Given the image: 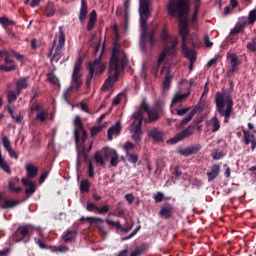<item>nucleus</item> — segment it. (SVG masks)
I'll return each mask as SVG.
<instances>
[{"label":"nucleus","instance_id":"f257e3e1","mask_svg":"<svg viewBox=\"0 0 256 256\" xmlns=\"http://www.w3.org/2000/svg\"><path fill=\"white\" fill-rule=\"evenodd\" d=\"M166 9L170 17H178L182 45L187 44V38L189 37V2L187 0H169Z\"/></svg>","mask_w":256,"mask_h":256},{"label":"nucleus","instance_id":"f03ea898","mask_svg":"<svg viewBox=\"0 0 256 256\" xmlns=\"http://www.w3.org/2000/svg\"><path fill=\"white\" fill-rule=\"evenodd\" d=\"M127 54L121 49V46L117 45V43H114L113 49H112V55L110 58V64H109V73H113L114 75H109V77L105 80L102 89L104 91H107V89H111L117 83L119 79V75L121 73V69H125V65H127Z\"/></svg>","mask_w":256,"mask_h":256},{"label":"nucleus","instance_id":"7ed1b4c3","mask_svg":"<svg viewBox=\"0 0 256 256\" xmlns=\"http://www.w3.org/2000/svg\"><path fill=\"white\" fill-rule=\"evenodd\" d=\"M233 89V82H230V88L228 90L216 93V109L219 115L224 117V123H229V119H231V114L233 113V106L235 105L233 102Z\"/></svg>","mask_w":256,"mask_h":256},{"label":"nucleus","instance_id":"20e7f679","mask_svg":"<svg viewBox=\"0 0 256 256\" xmlns=\"http://www.w3.org/2000/svg\"><path fill=\"white\" fill-rule=\"evenodd\" d=\"M151 0H140L139 14H140V24L142 29V35L140 40V49L144 53H147V21L151 17Z\"/></svg>","mask_w":256,"mask_h":256},{"label":"nucleus","instance_id":"39448f33","mask_svg":"<svg viewBox=\"0 0 256 256\" xmlns=\"http://www.w3.org/2000/svg\"><path fill=\"white\" fill-rule=\"evenodd\" d=\"M134 121L130 125L132 141L139 145L141 143V135H143V111L138 110L133 114Z\"/></svg>","mask_w":256,"mask_h":256},{"label":"nucleus","instance_id":"423d86ee","mask_svg":"<svg viewBox=\"0 0 256 256\" xmlns=\"http://www.w3.org/2000/svg\"><path fill=\"white\" fill-rule=\"evenodd\" d=\"M101 57H103V50H101L100 55L93 62L88 63L89 74L86 78V86L91 87V81L95 75H101L105 71V65L101 64Z\"/></svg>","mask_w":256,"mask_h":256},{"label":"nucleus","instance_id":"0eeeda50","mask_svg":"<svg viewBox=\"0 0 256 256\" xmlns=\"http://www.w3.org/2000/svg\"><path fill=\"white\" fill-rule=\"evenodd\" d=\"M33 231H35V227L31 224L20 225L13 233L12 239L15 243H20V241L27 243L33 235Z\"/></svg>","mask_w":256,"mask_h":256},{"label":"nucleus","instance_id":"6e6552de","mask_svg":"<svg viewBox=\"0 0 256 256\" xmlns=\"http://www.w3.org/2000/svg\"><path fill=\"white\" fill-rule=\"evenodd\" d=\"M74 126H75L74 139L76 143H79V141H82V143H85L87 141V131L83 126V121H81L80 116L75 117ZM81 133H82V136H81Z\"/></svg>","mask_w":256,"mask_h":256},{"label":"nucleus","instance_id":"1a4fd4ad","mask_svg":"<svg viewBox=\"0 0 256 256\" xmlns=\"http://www.w3.org/2000/svg\"><path fill=\"white\" fill-rule=\"evenodd\" d=\"M203 109H205V102L200 99L199 103L188 113L187 117L181 120L177 129H183V127H185V125H187V123H189V121L195 117L196 113H201Z\"/></svg>","mask_w":256,"mask_h":256},{"label":"nucleus","instance_id":"9d476101","mask_svg":"<svg viewBox=\"0 0 256 256\" xmlns=\"http://www.w3.org/2000/svg\"><path fill=\"white\" fill-rule=\"evenodd\" d=\"M195 134V126L189 125L186 129L182 130L180 133L176 134V136L168 141V143H179V141H183L185 139H189V137Z\"/></svg>","mask_w":256,"mask_h":256},{"label":"nucleus","instance_id":"9b49d317","mask_svg":"<svg viewBox=\"0 0 256 256\" xmlns=\"http://www.w3.org/2000/svg\"><path fill=\"white\" fill-rule=\"evenodd\" d=\"M82 64H83V61L81 60V58H79L74 65V69L72 73V82L76 85V91H79V89H81V85H83L81 74H79V72L81 71Z\"/></svg>","mask_w":256,"mask_h":256},{"label":"nucleus","instance_id":"f8f14e48","mask_svg":"<svg viewBox=\"0 0 256 256\" xmlns=\"http://www.w3.org/2000/svg\"><path fill=\"white\" fill-rule=\"evenodd\" d=\"M174 214L175 207L169 203L164 204L159 211V215L162 217V219H172Z\"/></svg>","mask_w":256,"mask_h":256},{"label":"nucleus","instance_id":"ddd939ff","mask_svg":"<svg viewBox=\"0 0 256 256\" xmlns=\"http://www.w3.org/2000/svg\"><path fill=\"white\" fill-rule=\"evenodd\" d=\"M201 149H203V146H201V144H195L190 147L180 149L178 153L180 155H183V157H189L191 155H197V153L201 151Z\"/></svg>","mask_w":256,"mask_h":256},{"label":"nucleus","instance_id":"4468645a","mask_svg":"<svg viewBox=\"0 0 256 256\" xmlns=\"http://www.w3.org/2000/svg\"><path fill=\"white\" fill-rule=\"evenodd\" d=\"M19 200H7L5 192H0V207L1 209H13L17 207Z\"/></svg>","mask_w":256,"mask_h":256},{"label":"nucleus","instance_id":"2eb2a0df","mask_svg":"<svg viewBox=\"0 0 256 256\" xmlns=\"http://www.w3.org/2000/svg\"><path fill=\"white\" fill-rule=\"evenodd\" d=\"M227 59H230V69L228 70V73L233 74L237 71L239 65H241V60H239V57L234 53H228Z\"/></svg>","mask_w":256,"mask_h":256},{"label":"nucleus","instance_id":"dca6fc26","mask_svg":"<svg viewBox=\"0 0 256 256\" xmlns=\"http://www.w3.org/2000/svg\"><path fill=\"white\" fill-rule=\"evenodd\" d=\"M182 53L186 59L190 61V63H195L197 61V52L195 50L189 49L186 44H182Z\"/></svg>","mask_w":256,"mask_h":256},{"label":"nucleus","instance_id":"f3484780","mask_svg":"<svg viewBox=\"0 0 256 256\" xmlns=\"http://www.w3.org/2000/svg\"><path fill=\"white\" fill-rule=\"evenodd\" d=\"M148 137H150L151 139H153V141H156L157 143H163L165 139V133L159 130V128H153L148 132Z\"/></svg>","mask_w":256,"mask_h":256},{"label":"nucleus","instance_id":"a211bd4d","mask_svg":"<svg viewBox=\"0 0 256 256\" xmlns=\"http://www.w3.org/2000/svg\"><path fill=\"white\" fill-rule=\"evenodd\" d=\"M86 209L87 211H90V212L97 211V213H99L100 215H103L105 213H109L110 208H109V205H104L99 208L97 205H95V203L88 202Z\"/></svg>","mask_w":256,"mask_h":256},{"label":"nucleus","instance_id":"6ab92c4d","mask_svg":"<svg viewBox=\"0 0 256 256\" xmlns=\"http://www.w3.org/2000/svg\"><path fill=\"white\" fill-rule=\"evenodd\" d=\"M105 158H110V165L111 167H117L119 165V154L115 150H108L105 153Z\"/></svg>","mask_w":256,"mask_h":256},{"label":"nucleus","instance_id":"aec40b11","mask_svg":"<svg viewBox=\"0 0 256 256\" xmlns=\"http://www.w3.org/2000/svg\"><path fill=\"white\" fill-rule=\"evenodd\" d=\"M219 173H221V165L220 164L212 165L211 171L206 173L209 183H211V181H215V178L219 177Z\"/></svg>","mask_w":256,"mask_h":256},{"label":"nucleus","instance_id":"412c9836","mask_svg":"<svg viewBox=\"0 0 256 256\" xmlns=\"http://www.w3.org/2000/svg\"><path fill=\"white\" fill-rule=\"evenodd\" d=\"M89 13L87 1L81 0V8L79 12V21L81 25H85V19H87V15Z\"/></svg>","mask_w":256,"mask_h":256},{"label":"nucleus","instance_id":"4be33fe9","mask_svg":"<svg viewBox=\"0 0 256 256\" xmlns=\"http://www.w3.org/2000/svg\"><path fill=\"white\" fill-rule=\"evenodd\" d=\"M22 184L24 185V187H29L25 189V193L26 195H33L36 191V186H35V182L27 179V178H22Z\"/></svg>","mask_w":256,"mask_h":256},{"label":"nucleus","instance_id":"5701e85b","mask_svg":"<svg viewBox=\"0 0 256 256\" xmlns=\"http://www.w3.org/2000/svg\"><path fill=\"white\" fill-rule=\"evenodd\" d=\"M120 133L121 122H116V125H113L108 129V141H113V135H119Z\"/></svg>","mask_w":256,"mask_h":256},{"label":"nucleus","instance_id":"b1692460","mask_svg":"<svg viewBox=\"0 0 256 256\" xmlns=\"http://www.w3.org/2000/svg\"><path fill=\"white\" fill-rule=\"evenodd\" d=\"M28 80H29V77H24V78H20L16 82L17 95H21V91H23V89H27V87H29V83L27 82Z\"/></svg>","mask_w":256,"mask_h":256},{"label":"nucleus","instance_id":"393cba45","mask_svg":"<svg viewBox=\"0 0 256 256\" xmlns=\"http://www.w3.org/2000/svg\"><path fill=\"white\" fill-rule=\"evenodd\" d=\"M179 43V40L177 38H174L171 41L170 46H165L164 51L167 55H177V44Z\"/></svg>","mask_w":256,"mask_h":256},{"label":"nucleus","instance_id":"a878e982","mask_svg":"<svg viewBox=\"0 0 256 256\" xmlns=\"http://www.w3.org/2000/svg\"><path fill=\"white\" fill-rule=\"evenodd\" d=\"M75 237H77V230H67L62 235V239L65 243H71V241H75Z\"/></svg>","mask_w":256,"mask_h":256},{"label":"nucleus","instance_id":"bb28decb","mask_svg":"<svg viewBox=\"0 0 256 256\" xmlns=\"http://www.w3.org/2000/svg\"><path fill=\"white\" fill-rule=\"evenodd\" d=\"M26 171H27V179L31 181V179H35L37 177V174L39 173V168L34 166L33 164H29L26 166Z\"/></svg>","mask_w":256,"mask_h":256},{"label":"nucleus","instance_id":"cd10ccee","mask_svg":"<svg viewBox=\"0 0 256 256\" xmlns=\"http://www.w3.org/2000/svg\"><path fill=\"white\" fill-rule=\"evenodd\" d=\"M96 23H97V11L92 10L90 13L88 24H87V31H93V29H95Z\"/></svg>","mask_w":256,"mask_h":256},{"label":"nucleus","instance_id":"c85d7f7f","mask_svg":"<svg viewBox=\"0 0 256 256\" xmlns=\"http://www.w3.org/2000/svg\"><path fill=\"white\" fill-rule=\"evenodd\" d=\"M189 95H191V92L185 93V94H181L179 92H177L173 98H172V107L173 105H177V103H183V101H185V99H187V97H189Z\"/></svg>","mask_w":256,"mask_h":256},{"label":"nucleus","instance_id":"c756f323","mask_svg":"<svg viewBox=\"0 0 256 256\" xmlns=\"http://www.w3.org/2000/svg\"><path fill=\"white\" fill-rule=\"evenodd\" d=\"M155 121H159V112L152 109L148 112V118L144 119V123H155Z\"/></svg>","mask_w":256,"mask_h":256},{"label":"nucleus","instance_id":"7c9ffc66","mask_svg":"<svg viewBox=\"0 0 256 256\" xmlns=\"http://www.w3.org/2000/svg\"><path fill=\"white\" fill-rule=\"evenodd\" d=\"M63 51H65V48L62 46H56L55 53L51 57V63L55 61V63H59V60L61 59L63 55Z\"/></svg>","mask_w":256,"mask_h":256},{"label":"nucleus","instance_id":"2f4dec72","mask_svg":"<svg viewBox=\"0 0 256 256\" xmlns=\"http://www.w3.org/2000/svg\"><path fill=\"white\" fill-rule=\"evenodd\" d=\"M55 11V4H53V2H48L44 11L46 17H53V15H55Z\"/></svg>","mask_w":256,"mask_h":256},{"label":"nucleus","instance_id":"473e14b6","mask_svg":"<svg viewBox=\"0 0 256 256\" xmlns=\"http://www.w3.org/2000/svg\"><path fill=\"white\" fill-rule=\"evenodd\" d=\"M210 123L212 125V133H217V131L221 129V122L219 121V118H217V116L211 118Z\"/></svg>","mask_w":256,"mask_h":256},{"label":"nucleus","instance_id":"72a5a7b5","mask_svg":"<svg viewBox=\"0 0 256 256\" xmlns=\"http://www.w3.org/2000/svg\"><path fill=\"white\" fill-rule=\"evenodd\" d=\"M89 189H91V183L87 179H83L80 182V193H89Z\"/></svg>","mask_w":256,"mask_h":256},{"label":"nucleus","instance_id":"f704fd0d","mask_svg":"<svg viewBox=\"0 0 256 256\" xmlns=\"http://www.w3.org/2000/svg\"><path fill=\"white\" fill-rule=\"evenodd\" d=\"M171 79H173V76H171V69L168 68L166 72L165 79L163 81V88L164 89H169L171 87Z\"/></svg>","mask_w":256,"mask_h":256},{"label":"nucleus","instance_id":"c9c22d12","mask_svg":"<svg viewBox=\"0 0 256 256\" xmlns=\"http://www.w3.org/2000/svg\"><path fill=\"white\" fill-rule=\"evenodd\" d=\"M86 221H89L90 225H96V227H99L100 225H103V223H105V221L99 217H87Z\"/></svg>","mask_w":256,"mask_h":256},{"label":"nucleus","instance_id":"e433bc0d","mask_svg":"<svg viewBox=\"0 0 256 256\" xmlns=\"http://www.w3.org/2000/svg\"><path fill=\"white\" fill-rule=\"evenodd\" d=\"M49 249L52 253H67L69 251V247L67 246H49Z\"/></svg>","mask_w":256,"mask_h":256},{"label":"nucleus","instance_id":"4c0bfd02","mask_svg":"<svg viewBox=\"0 0 256 256\" xmlns=\"http://www.w3.org/2000/svg\"><path fill=\"white\" fill-rule=\"evenodd\" d=\"M47 117H49V113H47V110H42L36 115L37 121H40L41 123H45L47 121Z\"/></svg>","mask_w":256,"mask_h":256},{"label":"nucleus","instance_id":"58836bf2","mask_svg":"<svg viewBox=\"0 0 256 256\" xmlns=\"http://www.w3.org/2000/svg\"><path fill=\"white\" fill-rule=\"evenodd\" d=\"M243 134H244V143H245V145H249V143H252L253 141H256L255 135L249 134V132H247V130H243Z\"/></svg>","mask_w":256,"mask_h":256},{"label":"nucleus","instance_id":"ea45409f","mask_svg":"<svg viewBox=\"0 0 256 256\" xmlns=\"http://www.w3.org/2000/svg\"><path fill=\"white\" fill-rule=\"evenodd\" d=\"M58 47H64L65 48V32L59 27V36H58Z\"/></svg>","mask_w":256,"mask_h":256},{"label":"nucleus","instance_id":"a19ab883","mask_svg":"<svg viewBox=\"0 0 256 256\" xmlns=\"http://www.w3.org/2000/svg\"><path fill=\"white\" fill-rule=\"evenodd\" d=\"M0 57L4 58L5 65H15V60L9 58L10 55L8 52L0 51Z\"/></svg>","mask_w":256,"mask_h":256},{"label":"nucleus","instance_id":"79ce46f5","mask_svg":"<svg viewBox=\"0 0 256 256\" xmlns=\"http://www.w3.org/2000/svg\"><path fill=\"white\" fill-rule=\"evenodd\" d=\"M17 69V66L15 64H2L0 65V71H5L6 73H9L11 71H15Z\"/></svg>","mask_w":256,"mask_h":256},{"label":"nucleus","instance_id":"37998d69","mask_svg":"<svg viewBox=\"0 0 256 256\" xmlns=\"http://www.w3.org/2000/svg\"><path fill=\"white\" fill-rule=\"evenodd\" d=\"M105 223H107V225L110 227H114V229H117V231H121L122 229L121 223L110 220L109 218L105 219Z\"/></svg>","mask_w":256,"mask_h":256},{"label":"nucleus","instance_id":"c03bdc74","mask_svg":"<svg viewBox=\"0 0 256 256\" xmlns=\"http://www.w3.org/2000/svg\"><path fill=\"white\" fill-rule=\"evenodd\" d=\"M105 125L93 126L90 130L91 137L99 135L104 129Z\"/></svg>","mask_w":256,"mask_h":256},{"label":"nucleus","instance_id":"a18cd8bd","mask_svg":"<svg viewBox=\"0 0 256 256\" xmlns=\"http://www.w3.org/2000/svg\"><path fill=\"white\" fill-rule=\"evenodd\" d=\"M8 189L10 193H21V191H23V188L15 187V183L13 181L8 182Z\"/></svg>","mask_w":256,"mask_h":256},{"label":"nucleus","instance_id":"49530a36","mask_svg":"<svg viewBox=\"0 0 256 256\" xmlns=\"http://www.w3.org/2000/svg\"><path fill=\"white\" fill-rule=\"evenodd\" d=\"M170 37H171V35L169 34V31L167 30L166 27H164L160 34L161 41H163V43H167V41H169Z\"/></svg>","mask_w":256,"mask_h":256},{"label":"nucleus","instance_id":"de8ad7c7","mask_svg":"<svg viewBox=\"0 0 256 256\" xmlns=\"http://www.w3.org/2000/svg\"><path fill=\"white\" fill-rule=\"evenodd\" d=\"M148 41L150 43V47H155L156 39H155V30L147 32Z\"/></svg>","mask_w":256,"mask_h":256},{"label":"nucleus","instance_id":"09e8293b","mask_svg":"<svg viewBox=\"0 0 256 256\" xmlns=\"http://www.w3.org/2000/svg\"><path fill=\"white\" fill-rule=\"evenodd\" d=\"M126 157H128L129 163H133V165L139 161V156L137 154H131V152H127Z\"/></svg>","mask_w":256,"mask_h":256},{"label":"nucleus","instance_id":"8fccbe9b","mask_svg":"<svg viewBox=\"0 0 256 256\" xmlns=\"http://www.w3.org/2000/svg\"><path fill=\"white\" fill-rule=\"evenodd\" d=\"M256 21V10H250L249 14H248V24L249 25H253Z\"/></svg>","mask_w":256,"mask_h":256},{"label":"nucleus","instance_id":"3c124183","mask_svg":"<svg viewBox=\"0 0 256 256\" xmlns=\"http://www.w3.org/2000/svg\"><path fill=\"white\" fill-rule=\"evenodd\" d=\"M2 143H3V147H4V149H6V151H10V149H13L11 147V140H9V137L4 136L2 138Z\"/></svg>","mask_w":256,"mask_h":256},{"label":"nucleus","instance_id":"603ef678","mask_svg":"<svg viewBox=\"0 0 256 256\" xmlns=\"http://www.w3.org/2000/svg\"><path fill=\"white\" fill-rule=\"evenodd\" d=\"M94 159L96 163H99V165H101V167H105V160H103V156L99 152L95 153Z\"/></svg>","mask_w":256,"mask_h":256},{"label":"nucleus","instance_id":"864d4df0","mask_svg":"<svg viewBox=\"0 0 256 256\" xmlns=\"http://www.w3.org/2000/svg\"><path fill=\"white\" fill-rule=\"evenodd\" d=\"M34 242L36 245H38V247H40V249H49V246L45 244L40 238H34Z\"/></svg>","mask_w":256,"mask_h":256},{"label":"nucleus","instance_id":"5fc2aeb1","mask_svg":"<svg viewBox=\"0 0 256 256\" xmlns=\"http://www.w3.org/2000/svg\"><path fill=\"white\" fill-rule=\"evenodd\" d=\"M47 79L50 83H52L53 85H57V83H59V79L57 78V76H55V74L51 73L47 75Z\"/></svg>","mask_w":256,"mask_h":256},{"label":"nucleus","instance_id":"6e6d98bb","mask_svg":"<svg viewBox=\"0 0 256 256\" xmlns=\"http://www.w3.org/2000/svg\"><path fill=\"white\" fill-rule=\"evenodd\" d=\"M88 177H95V166H93V162H89L88 164Z\"/></svg>","mask_w":256,"mask_h":256},{"label":"nucleus","instance_id":"4d7b16f0","mask_svg":"<svg viewBox=\"0 0 256 256\" xmlns=\"http://www.w3.org/2000/svg\"><path fill=\"white\" fill-rule=\"evenodd\" d=\"M139 111H144V113H147V115L151 111V110H149V104L147 102H145V100H143L142 103L140 104Z\"/></svg>","mask_w":256,"mask_h":256},{"label":"nucleus","instance_id":"13d9d810","mask_svg":"<svg viewBox=\"0 0 256 256\" xmlns=\"http://www.w3.org/2000/svg\"><path fill=\"white\" fill-rule=\"evenodd\" d=\"M190 109H191L190 107L177 109L176 115H178L179 117H183L184 115H187V113H189Z\"/></svg>","mask_w":256,"mask_h":256},{"label":"nucleus","instance_id":"bf43d9fd","mask_svg":"<svg viewBox=\"0 0 256 256\" xmlns=\"http://www.w3.org/2000/svg\"><path fill=\"white\" fill-rule=\"evenodd\" d=\"M17 93L15 91H9L8 92V101L9 103H13V101H17Z\"/></svg>","mask_w":256,"mask_h":256},{"label":"nucleus","instance_id":"052dcab7","mask_svg":"<svg viewBox=\"0 0 256 256\" xmlns=\"http://www.w3.org/2000/svg\"><path fill=\"white\" fill-rule=\"evenodd\" d=\"M71 91H73V86H69L63 93L64 101H66L67 103H69V93H71Z\"/></svg>","mask_w":256,"mask_h":256},{"label":"nucleus","instance_id":"680f3d73","mask_svg":"<svg viewBox=\"0 0 256 256\" xmlns=\"http://www.w3.org/2000/svg\"><path fill=\"white\" fill-rule=\"evenodd\" d=\"M243 31V26H235L231 31L230 35H239Z\"/></svg>","mask_w":256,"mask_h":256},{"label":"nucleus","instance_id":"e2e57ef3","mask_svg":"<svg viewBox=\"0 0 256 256\" xmlns=\"http://www.w3.org/2000/svg\"><path fill=\"white\" fill-rule=\"evenodd\" d=\"M165 57H167V52L165 50H163L157 60V64L161 65V63H163V61H165Z\"/></svg>","mask_w":256,"mask_h":256},{"label":"nucleus","instance_id":"0e129e2a","mask_svg":"<svg viewBox=\"0 0 256 256\" xmlns=\"http://www.w3.org/2000/svg\"><path fill=\"white\" fill-rule=\"evenodd\" d=\"M223 157H225V153L223 152H215L212 155V159H214V161H219V159H223Z\"/></svg>","mask_w":256,"mask_h":256},{"label":"nucleus","instance_id":"69168bd1","mask_svg":"<svg viewBox=\"0 0 256 256\" xmlns=\"http://www.w3.org/2000/svg\"><path fill=\"white\" fill-rule=\"evenodd\" d=\"M11 53L13 55V57H15V59H17V61H23L25 59V56L14 51V50H11Z\"/></svg>","mask_w":256,"mask_h":256},{"label":"nucleus","instance_id":"338daca9","mask_svg":"<svg viewBox=\"0 0 256 256\" xmlns=\"http://www.w3.org/2000/svg\"><path fill=\"white\" fill-rule=\"evenodd\" d=\"M161 67V64H156L152 67L151 73L154 75V77H157L159 75V69Z\"/></svg>","mask_w":256,"mask_h":256},{"label":"nucleus","instance_id":"774afa93","mask_svg":"<svg viewBox=\"0 0 256 256\" xmlns=\"http://www.w3.org/2000/svg\"><path fill=\"white\" fill-rule=\"evenodd\" d=\"M124 149H125L126 155H127V153H129V151H131L132 149H135V145L128 141L125 143Z\"/></svg>","mask_w":256,"mask_h":256}]
</instances>
